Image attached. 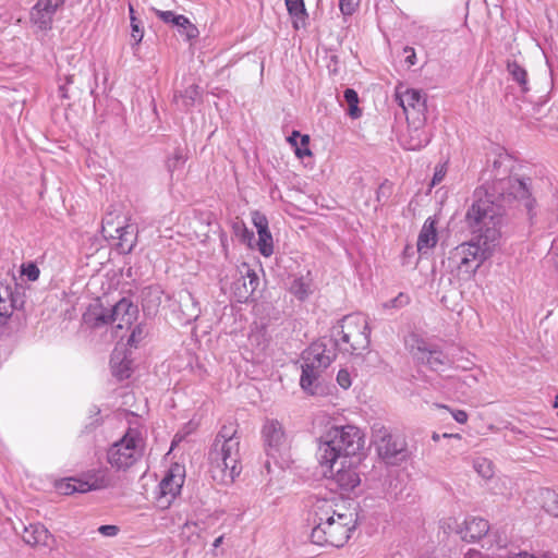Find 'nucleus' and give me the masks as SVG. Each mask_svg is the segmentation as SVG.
<instances>
[{"instance_id": "1", "label": "nucleus", "mask_w": 558, "mask_h": 558, "mask_svg": "<svg viewBox=\"0 0 558 558\" xmlns=\"http://www.w3.org/2000/svg\"><path fill=\"white\" fill-rule=\"evenodd\" d=\"M311 541L319 546H343L356 527V514L335 497H316L311 506Z\"/></svg>"}, {"instance_id": "2", "label": "nucleus", "mask_w": 558, "mask_h": 558, "mask_svg": "<svg viewBox=\"0 0 558 558\" xmlns=\"http://www.w3.org/2000/svg\"><path fill=\"white\" fill-rule=\"evenodd\" d=\"M493 197L494 194L476 190L474 201L465 214L469 229L476 234L486 250L499 244L505 227L504 208Z\"/></svg>"}, {"instance_id": "3", "label": "nucleus", "mask_w": 558, "mask_h": 558, "mask_svg": "<svg viewBox=\"0 0 558 558\" xmlns=\"http://www.w3.org/2000/svg\"><path fill=\"white\" fill-rule=\"evenodd\" d=\"M209 472L215 482L229 484L240 474V436L234 425H223L208 454Z\"/></svg>"}, {"instance_id": "4", "label": "nucleus", "mask_w": 558, "mask_h": 558, "mask_svg": "<svg viewBox=\"0 0 558 558\" xmlns=\"http://www.w3.org/2000/svg\"><path fill=\"white\" fill-rule=\"evenodd\" d=\"M364 435L353 425L331 426L319 438L316 457L318 463L353 460L364 447Z\"/></svg>"}, {"instance_id": "5", "label": "nucleus", "mask_w": 558, "mask_h": 558, "mask_svg": "<svg viewBox=\"0 0 558 558\" xmlns=\"http://www.w3.org/2000/svg\"><path fill=\"white\" fill-rule=\"evenodd\" d=\"M332 345L347 353H360L369 345L371 329L362 314H351L342 318L333 330Z\"/></svg>"}, {"instance_id": "6", "label": "nucleus", "mask_w": 558, "mask_h": 558, "mask_svg": "<svg viewBox=\"0 0 558 558\" xmlns=\"http://www.w3.org/2000/svg\"><path fill=\"white\" fill-rule=\"evenodd\" d=\"M335 356L333 351L327 349L323 342L314 343L305 351L300 378V385L304 391L311 395L316 392L323 371L331 364Z\"/></svg>"}, {"instance_id": "7", "label": "nucleus", "mask_w": 558, "mask_h": 558, "mask_svg": "<svg viewBox=\"0 0 558 558\" xmlns=\"http://www.w3.org/2000/svg\"><path fill=\"white\" fill-rule=\"evenodd\" d=\"M486 246L482 248L478 243H462L449 252L448 257L442 262V266L457 276H470L476 271L486 258Z\"/></svg>"}, {"instance_id": "8", "label": "nucleus", "mask_w": 558, "mask_h": 558, "mask_svg": "<svg viewBox=\"0 0 558 558\" xmlns=\"http://www.w3.org/2000/svg\"><path fill=\"white\" fill-rule=\"evenodd\" d=\"M143 450L144 441L140 432L130 428L119 441L109 448L108 462L118 470L129 469L142 457Z\"/></svg>"}, {"instance_id": "9", "label": "nucleus", "mask_w": 558, "mask_h": 558, "mask_svg": "<svg viewBox=\"0 0 558 558\" xmlns=\"http://www.w3.org/2000/svg\"><path fill=\"white\" fill-rule=\"evenodd\" d=\"M325 478L331 481L342 493L352 492L361 483L356 466L353 460H336L319 463Z\"/></svg>"}, {"instance_id": "10", "label": "nucleus", "mask_w": 558, "mask_h": 558, "mask_svg": "<svg viewBox=\"0 0 558 558\" xmlns=\"http://www.w3.org/2000/svg\"><path fill=\"white\" fill-rule=\"evenodd\" d=\"M530 182L527 179L520 178H506L501 179L494 184L493 193H498L501 201L511 203L512 201L522 202L524 207L530 213L534 207V199L531 197Z\"/></svg>"}, {"instance_id": "11", "label": "nucleus", "mask_w": 558, "mask_h": 558, "mask_svg": "<svg viewBox=\"0 0 558 558\" xmlns=\"http://www.w3.org/2000/svg\"><path fill=\"white\" fill-rule=\"evenodd\" d=\"M185 480V469L179 463H173L159 483L156 496L157 506L167 509L180 494Z\"/></svg>"}, {"instance_id": "12", "label": "nucleus", "mask_w": 558, "mask_h": 558, "mask_svg": "<svg viewBox=\"0 0 558 558\" xmlns=\"http://www.w3.org/2000/svg\"><path fill=\"white\" fill-rule=\"evenodd\" d=\"M396 100L400 107H402L409 123H424L426 99L423 97L420 90L398 86L396 88Z\"/></svg>"}, {"instance_id": "13", "label": "nucleus", "mask_w": 558, "mask_h": 558, "mask_svg": "<svg viewBox=\"0 0 558 558\" xmlns=\"http://www.w3.org/2000/svg\"><path fill=\"white\" fill-rule=\"evenodd\" d=\"M376 437L378 454L390 464H398L407 458V444L403 438L379 429Z\"/></svg>"}, {"instance_id": "14", "label": "nucleus", "mask_w": 558, "mask_h": 558, "mask_svg": "<svg viewBox=\"0 0 558 558\" xmlns=\"http://www.w3.org/2000/svg\"><path fill=\"white\" fill-rule=\"evenodd\" d=\"M239 277L232 282L231 292L239 303L247 302L258 287L259 279L247 264L238 268Z\"/></svg>"}, {"instance_id": "15", "label": "nucleus", "mask_w": 558, "mask_h": 558, "mask_svg": "<svg viewBox=\"0 0 558 558\" xmlns=\"http://www.w3.org/2000/svg\"><path fill=\"white\" fill-rule=\"evenodd\" d=\"M64 0H38L32 8L31 21L40 31H48L52 26L53 16Z\"/></svg>"}, {"instance_id": "16", "label": "nucleus", "mask_w": 558, "mask_h": 558, "mask_svg": "<svg viewBox=\"0 0 558 558\" xmlns=\"http://www.w3.org/2000/svg\"><path fill=\"white\" fill-rule=\"evenodd\" d=\"M263 438L268 456H276L288 446V439L281 423L268 420L263 427Z\"/></svg>"}, {"instance_id": "17", "label": "nucleus", "mask_w": 558, "mask_h": 558, "mask_svg": "<svg viewBox=\"0 0 558 558\" xmlns=\"http://www.w3.org/2000/svg\"><path fill=\"white\" fill-rule=\"evenodd\" d=\"M112 323L117 324L116 329L130 328L138 316V307L130 299L122 298L110 307Z\"/></svg>"}, {"instance_id": "18", "label": "nucleus", "mask_w": 558, "mask_h": 558, "mask_svg": "<svg viewBox=\"0 0 558 558\" xmlns=\"http://www.w3.org/2000/svg\"><path fill=\"white\" fill-rule=\"evenodd\" d=\"M111 481L106 471H95L88 473L84 478H73L72 490L65 489L64 494L86 493L89 490H98L110 486Z\"/></svg>"}, {"instance_id": "19", "label": "nucleus", "mask_w": 558, "mask_h": 558, "mask_svg": "<svg viewBox=\"0 0 558 558\" xmlns=\"http://www.w3.org/2000/svg\"><path fill=\"white\" fill-rule=\"evenodd\" d=\"M84 323L92 328H100L112 323L110 307H106L99 300L89 304L83 314Z\"/></svg>"}, {"instance_id": "20", "label": "nucleus", "mask_w": 558, "mask_h": 558, "mask_svg": "<svg viewBox=\"0 0 558 558\" xmlns=\"http://www.w3.org/2000/svg\"><path fill=\"white\" fill-rule=\"evenodd\" d=\"M155 13L162 22L177 26L187 39L195 38L198 35L197 28L186 16L175 14L172 11L155 10Z\"/></svg>"}, {"instance_id": "21", "label": "nucleus", "mask_w": 558, "mask_h": 558, "mask_svg": "<svg viewBox=\"0 0 558 558\" xmlns=\"http://www.w3.org/2000/svg\"><path fill=\"white\" fill-rule=\"evenodd\" d=\"M489 531V524L482 518H470L463 523V527L459 531L461 538L465 542H475L485 536Z\"/></svg>"}, {"instance_id": "22", "label": "nucleus", "mask_w": 558, "mask_h": 558, "mask_svg": "<svg viewBox=\"0 0 558 558\" xmlns=\"http://www.w3.org/2000/svg\"><path fill=\"white\" fill-rule=\"evenodd\" d=\"M438 241L437 230H436V221L434 218L428 217L417 238V252L420 254H426L429 250L435 247Z\"/></svg>"}, {"instance_id": "23", "label": "nucleus", "mask_w": 558, "mask_h": 558, "mask_svg": "<svg viewBox=\"0 0 558 558\" xmlns=\"http://www.w3.org/2000/svg\"><path fill=\"white\" fill-rule=\"evenodd\" d=\"M19 307V296L14 295L9 283L0 282V325H4L14 308Z\"/></svg>"}, {"instance_id": "24", "label": "nucleus", "mask_w": 558, "mask_h": 558, "mask_svg": "<svg viewBox=\"0 0 558 558\" xmlns=\"http://www.w3.org/2000/svg\"><path fill=\"white\" fill-rule=\"evenodd\" d=\"M179 308L185 323L195 320L201 314V307L193 294L187 290L178 293Z\"/></svg>"}, {"instance_id": "25", "label": "nucleus", "mask_w": 558, "mask_h": 558, "mask_svg": "<svg viewBox=\"0 0 558 558\" xmlns=\"http://www.w3.org/2000/svg\"><path fill=\"white\" fill-rule=\"evenodd\" d=\"M416 359L433 371H440L450 363V359L444 352L421 347L417 348Z\"/></svg>"}, {"instance_id": "26", "label": "nucleus", "mask_w": 558, "mask_h": 558, "mask_svg": "<svg viewBox=\"0 0 558 558\" xmlns=\"http://www.w3.org/2000/svg\"><path fill=\"white\" fill-rule=\"evenodd\" d=\"M23 539L32 546H48L51 534L43 524H29L24 527Z\"/></svg>"}, {"instance_id": "27", "label": "nucleus", "mask_w": 558, "mask_h": 558, "mask_svg": "<svg viewBox=\"0 0 558 558\" xmlns=\"http://www.w3.org/2000/svg\"><path fill=\"white\" fill-rule=\"evenodd\" d=\"M118 225L114 228L116 236L113 239H118L119 245L123 251L130 252L134 245V228L126 223V218L123 215H117Z\"/></svg>"}, {"instance_id": "28", "label": "nucleus", "mask_w": 558, "mask_h": 558, "mask_svg": "<svg viewBox=\"0 0 558 558\" xmlns=\"http://www.w3.org/2000/svg\"><path fill=\"white\" fill-rule=\"evenodd\" d=\"M112 373L120 380L129 378L131 375V361L123 353L114 352L110 360Z\"/></svg>"}, {"instance_id": "29", "label": "nucleus", "mask_w": 558, "mask_h": 558, "mask_svg": "<svg viewBox=\"0 0 558 558\" xmlns=\"http://www.w3.org/2000/svg\"><path fill=\"white\" fill-rule=\"evenodd\" d=\"M199 87L195 84L190 85L182 93L174 94V101L183 109L189 110L195 105V101L199 97Z\"/></svg>"}, {"instance_id": "30", "label": "nucleus", "mask_w": 558, "mask_h": 558, "mask_svg": "<svg viewBox=\"0 0 558 558\" xmlns=\"http://www.w3.org/2000/svg\"><path fill=\"white\" fill-rule=\"evenodd\" d=\"M143 294V311L153 314L157 311L161 303V291L158 288H146L142 292Z\"/></svg>"}, {"instance_id": "31", "label": "nucleus", "mask_w": 558, "mask_h": 558, "mask_svg": "<svg viewBox=\"0 0 558 558\" xmlns=\"http://www.w3.org/2000/svg\"><path fill=\"white\" fill-rule=\"evenodd\" d=\"M414 130L410 133L409 140L405 141L404 146L409 150H416L424 147L429 138L427 134L420 128L422 124L415 123Z\"/></svg>"}, {"instance_id": "32", "label": "nucleus", "mask_w": 558, "mask_h": 558, "mask_svg": "<svg viewBox=\"0 0 558 558\" xmlns=\"http://www.w3.org/2000/svg\"><path fill=\"white\" fill-rule=\"evenodd\" d=\"M507 69L512 80L515 81L522 92H527V73L526 70L521 66L517 61H508Z\"/></svg>"}, {"instance_id": "33", "label": "nucleus", "mask_w": 558, "mask_h": 558, "mask_svg": "<svg viewBox=\"0 0 558 558\" xmlns=\"http://www.w3.org/2000/svg\"><path fill=\"white\" fill-rule=\"evenodd\" d=\"M288 13L294 19L293 26L299 28L298 20L307 17L304 0H284Z\"/></svg>"}, {"instance_id": "34", "label": "nucleus", "mask_w": 558, "mask_h": 558, "mask_svg": "<svg viewBox=\"0 0 558 558\" xmlns=\"http://www.w3.org/2000/svg\"><path fill=\"white\" fill-rule=\"evenodd\" d=\"M117 215H121V213L117 209H113V210L108 211L105 215V217L102 218L101 231H102V235L106 239L116 236L114 228L117 227L118 221H119L117 219Z\"/></svg>"}, {"instance_id": "35", "label": "nucleus", "mask_w": 558, "mask_h": 558, "mask_svg": "<svg viewBox=\"0 0 558 558\" xmlns=\"http://www.w3.org/2000/svg\"><path fill=\"white\" fill-rule=\"evenodd\" d=\"M542 501L543 508L548 514L558 517V495L554 490L542 492Z\"/></svg>"}, {"instance_id": "36", "label": "nucleus", "mask_w": 558, "mask_h": 558, "mask_svg": "<svg viewBox=\"0 0 558 558\" xmlns=\"http://www.w3.org/2000/svg\"><path fill=\"white\" fill-rule=\"evenodd\" d=\"M257 247L265 257L274 253L272 235L269 231H263V233L258 234Z\"/></svg>"}, {"instance_id": "37", "label": "nucleus", "mask_w": 558, "mask_h": 558, "mask_svg": "<svg viewBox=\"0 0 558 558\" xmlns=\"http://www.w3.org/2000/svg\"><path fill=\"white\" fill-rule=\"evenodd\" d=\"M344 99L349 105L348 113L351 118H359L361 116V110L357 107L359 97L357 93L352 88H347L344 90Z\"/></svg>"}, {"instance_id": "38", "label": "nucleus", "mask_w": 558, "mask_h": 558, "mask_svg": "<svg viewBox=\"0 0 558 558\" xmlns=\"http://www.w3.org/2000/svg\"><path fill=\"white\" fill-rule=\"evenodd\" d=\"M474 470L484 478H490L494 475L493 463L486 458H476L473 462Z\"/></svg>"}, {"instance_id": "39", "label": "nucleus", "mask_w": 558, "mask_h": 558, "mask_svg": "<svg viewBox=\"0 0 558 558\" xmlns=\"http://www.w3.org/2000/svg\"><path fill=\"white\" fill-rule=\"evenodd\" d=\"M290 291L301 301L305 300L311 293L310 284L305 282L302 278L293 280L290 287Z\"/></svg>"}, {"instance_id": "40", "label": "nucleus", "mask_w": 558, "mask_h": 558, "mask_svg": "<svg viewBox=\"0 0 558 558\" xmlns=\"http://www.w3.org/2000/svg\"><path fill=\"white\" fill-rule=\"evenodd\" d=\"M248 340L252 345H256L260 351H264L268 343L265 328L260 327L253 330L248 337Z\"/></svg>"}, {"instance_id": "41", "label": "nucleus", "mask_w": 558, "mask_h": 558, "mask_svg": "<svg viewBox=\"0 0 558 558\" xmlns=\"http://www.w3.org/2000/svg\"><path fill=\"white\" fill-rule=\"evenodd\" d=\"M450 383L460 390L462 395L465 391L462 389L463 386L473 387L477 383V378L473 374H464L462 377H450Z\"/></svg>"}, {"instance_id": "42", "label": "nucleus", "mask_w": 558, "mask_h": 558, "mask_svg": "<svg viewBox=\"0 0 558 558\" xmlns=\"http://www.w3.org/2000/svg\"><path fill=\"white\" fill-rule=\"evenodd\" d=\"M146 335H147V331H146L145 325H143V324L136 325L133 328V330L128 339V344L131 347H136L138 344V342L145 338Z\"/></svg>"}, {"instance_id": "43", "label": "nucleus", "mask_w": 558, "mask_h": 558, "mask_svg": "<svg viewBox=\"0 0 558 558\" xmlns=\"http://www.w3.org/2000/svg\"><path fill=\"white\" fill-rule=\"evenodd\" d=\"M21 274L26 276L29 281H36L39 278L40 270L34 263H26L21 266Z\"/></svg>"}, {"instance_id": "44", "label": "nucleus", "mask_w": 558, "mask_h": 558, "mask_svg": "<svg viewBox=\"0 0 558 558\" xmlns=\"http://www.w3.org/2000/svg\"><path fill=\"white\" fill-rule=\"evenodd\" d=\"M198 530L196 522H185L181 527V536L190 541L193 535L198 536Z\"/></svg>"}, {"instance_id": "45", "label": "nucleus", "mask_w": 558, "mask_h": 558, "mask_svg": "<svg viewBox=\"0 0 558 558\" xmlns=\"http://www.w3.org/2000/svg\"><path fill=\"white\" fill-rule=\"evenodd\" d=\"M253 223L256 227L258 234L263 233V231H269L267 218L257 211L253 214Z\"/></svg>"}, {"instance_id": "46", "label": "nucleus", "mask_w": 558, "mask_h": 558, "mask_svg": "<svg viewBox=\"0 0 558 558\" xmlns=\"http://www.w3.org/2000/svg\"><path fill=\"white\" fill-rule=\"evenodd\" d=\"M308 142H310V137L308 135H302L301 136V145L299 146L296 144L295 146V154L299 158H303L305 156H311L312 153L308 148Z\"/></svg>"}, {"instance_id": "47", "label": "nucleus", "mask_w": 558, "mask_h": 558, "mask_svg": "<svg viewBox=\"0 0 558 558\" xmlns=\"http://www.w3.org/2000/svg\"><path fill=\"white\" fill-rule=\"evenodd\" d=\"M547 257L555 271L558 272V236L553 240Z\"/></svg>"}, {"instance_id": "48", "label": "nucleus", "mask_w": 558, "mask_h": 558, "mask_svg": "<svg viewBox=\"0 0 558 558\" xmlns=\"http://www.w3.org/2000/svg\"><path fill=\"white\" fill-rule=\"evenodd\" d=\"M131 27H132L131 36L135 40V44L141 43L143 39L144 32L141 28V22L135 16H132Z\"/></svg>"}, {"instance_id": "49", "label": "nucleus", "mask_w": 558, "mask_h": 558, "mask_svg": "<svg viewBox=\"0 0 558 558\" xmlns=\"http://www.w3.org/2000/svg\"><path fill=\"white\" fill-rule=\"evenodd\" d=\"M408 303H409V296L403 293H399V295H397L395 299L385 303L384 306L387 308L402 307V306L407 305Z\"/></svg>"}, {"instance_id": "50", "label": "nucleus", "mask_w": 558, "mask_h": 558, "mask_svg": "<svg viewBox=\"0 0 558 558\" xmlns=\"http://www.w3.org/2000/svg\"><path fill=\"white\" fill-rule=\"evenodd\" d=\"M446 172H447V169H446L445 165H438L435 168V172H434V175L432 179V186L439 184L444 180Z\"/></svg>"}, {"instance_id": "51", "label": "nucleus", "mask_w": 558, "mask_h": 558, "mask_svg": "<svg viewBox=\"0 0 558 558\" xmlns=\"http://www.w3.org/2000/svg\"><path fill=\"white\" fill-rule=\"evenodd\" d=\"M337 381L342 388H349L351 386L349 372L345 369H340L337 375Z\"/></svg>"}, {"instance_id": "52", "label": "nucleus", "mask_w": 558, "mask_h": 558, "mask_svg": "<svg viewBox=\"0 0 558 558\" xmlns=\"http://www.w3.org/2000/svg\"><path fill=\"white\" fill-rule=\"evenodd\" d=\"M184 163V158L181 153L177 151L172 158L168 160V168L170 171H173L175 168L182 166Z\"/></svg>"}, {"instance_id": "53", "label": "nucleus", "mask_w": 558, "mask_h": 558, "mask_svg": "<svg viewBox=\"0 0 558 558\" xmlns=\"http://www.w3.org/2000/svg\"><path fill=\"white\" fill-rule=\"evenodd\" d=\"M98 531L104 536L112 537L118 534L119 527L117 525H101Z\"/></svg>"}, {"instance_id": "54", "label": "nucleus", "mask_w": 558, "mask_h": 558, "mask_svg": "<svg viewBox=\"0 0 558 558\" xmlns=\"http://www.w3.org/2000/svg\"><path fill=\"white\" fill-rule=\"evenodd\" d=\"M451 415L454 418L456 422L460 424H464L468 421V413L463 410H451Z\"/></svg>"}, {"instance_id": "55", "label": "nucleus", "mask_w": 558, "mask_h": 558, "mask_svg": "<svg viewBox=\"0 0 558 558\" xmlns=\"http://www.w3.org/2000/svg\"><path fill=\"white\" fill-rule=\"evenodd\" d=\"M340 10L343 14L350 15L354 11V4L352 0H340Z\"/></svg>"}, {"instance_id": "56", "label": "nucleus", "mask_w": 558, "mask_h": 558, "mask_svg": "<svg viewBox=\"0 0 558 558\" xmlns=\"http://www.w3.org/2000/svg\"><path fill=\"white\" fill-rule=\"evenodd\" d=\"M404 53H407L405 62L409 65H414L415 62H416V54H415L414 49L412 47H405L404 48Z\"/></svg>"}, {"instance_id": "57", "label": "nucleus", "mask_w": 558, "mask_h": 558, "mask_svg": "<svg viewBox=\"0 0 558 558\" xmlns=\"http://www.w3.org/2000/svg\"><path fill=\"white\" fill-rule=\"evenodd\" d=\"M73 478H70L66 483L60 485V489L64 493L65 489L72 490Z\"/></svg>"}, {"instance_id": "58", "label": "nucleus", "mask_w": 558, "mask_h": 558, "mask_svg": "<svg viewBox=\"0 0 558 558\" xmlns=\"http://www.w3.org/2000/svg\"><path fill=\"white\" fill-rule=\"evenodd\" d=\"M299 136H301V135H300V133H299L298 131H294V132L292 133V135L289 137V142H290L292 145L296 146V137H299Z\"/></svg>"}, {"instance_id": "59", "label": "nucleus", "mask_w": 558, "mask_h": 558, "mask_svg": "<svg viewBox=\"0 0 558 558\" xmlns=\"http://www.w3.org/2000/svg\"><path fill=\"white\" fill-rule=\"evenodd\" d=\"M222 542H223V536H219V537H217V538L214 541L213 546H214L215 548H218V547L222 544Z\"/></svg>"}, {"instance_id": "60", "label": "nucleus", "mask_w": 558, "mask_h": 558, "mask_svg": "<svg viewBox=\"0 0 558 558\" xmlns=\"http://www.w3.org/2000/svg\"><path fill=\"white\" fill-rule=\"evenodd\" d=\"M518 558H536V557H534L533 555H530L527 553H523V554H520L518 556Z\"/></svg>"}, {"instance_id": "61", "label": "nucleus", "mask_w": 558, "mask_h": 558, "mask_svg": "<svg viewBox=\"0 0 558 558\" xmlns=\"http://www.w3.org/2000/svg\"><path fill=\"white\" fill-rule=\"evenodd\" d=\"M129 11H130V19L132 20V16H135V15H134V9L131 4L129 5Z\"/></svg>"}, {"instance_id": "62", "label": "nucleus", "mask_w": 558, "mask_h": 558, "mask_svg": "<svg viewBox=\"0 0 558 558\" xmlns=\"http://www.w3.org/2000/svg\"><path fill=\"white\" fill-rule=\"evenodd\" d=\"M451 437L452 438H457V439H461V435L460 434H451Z\"/></svg>"}, {"instance_id": "63", "label": "nucleus", "mask_w": 558, "mask_h": 558, "mask_svg": "<svg viewBox=\"0 0 558 558\" xmlns=\"http://www.w3.org/2000/svg\"><path fill=\"white\" fill-rule=\"evenodd\" d=\"M72 77H73V75H69V76H66V83H68V84L72 83Z\"/></svg>"}, {"instance_id": "64", "label": "nucleus", "mask_w": 558, "mask_h": 558, "mask_svg": "<svg viewBox=\"0 0 558 558\" xmlns=\"http://www.w3.org/2000/svg\"><path fill=\"white\" fill-rule=\"evenodd\" d=\"M432 438H433V440L437 441L439 439V435L438 434H434Z\"/></svg>"}]
</instances>
